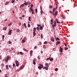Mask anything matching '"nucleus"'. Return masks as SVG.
<instances>
[{
	"mask_svg": "<svg viewBox=\"0 0 77 77\" xmlns=\"http://www.w3.org/2000/svg\"><path fill=\"white\" fill-rule=\"evenodd\" d=\"M51 41H52V42H54V38H53V37H51Z\"/></svg>",
	"mask_w": 77,
	"mask_h": 77,
	"instance_id": "9d476101",
	"label": "nucleus"
},
{
	"mask_svg": "<svg viewBox=\"0 0 77 77\" xmlns=\"http://www.w3.org/2000/svg\"><path fill=\"white\" fill-rule=\"evenodd\" d=\"M8 74H6L5 75V77H8Z\"/></svg>",
	"mask_w": 77,
	"mask_h": 77,
	"instance_id": "c03bdc74",
	"label": "nucleus"
},
{
	"mask_svg": "<svg viewBox=\"0 0 77 77\" xmlns=\"http://www.w3.org/2000/svg\"><path fill=\"white\" fill-rule=\"evenodd\" d=\"M19 53L20 54H21L22 55L23 54V53L22 52H20Z\"/></svg>",
	"mask_w": 77,
	"mask_h": 77,
	"instance_id": "72a5a7b5",
	"label": "nucleus"
},
{
	"mask_svg": "<svg viewBox=\"0 0 77 77\" xmlns=\"http://www.w3.org/2000/svg\"><path fill=\"white\" fill-rule=\"evenodd\" d=\"M16 66H18L19 65V64H20V63H19V62L17 60L16 61Z\"/></svg>",
	"mask_w": 77,
	"mask_h": 77,
	"instance_id": "423d86ee",
	"label": "nucleus"
},
{
	"mask_svg": "<svg viewBox=\"0 0 77 77\" xmlns=\"http://www.w3.org/2000/svg\"><path fill=\"white\" fill-rule=\"evenodd\" d=\"M56 41H57V40H58V41H60V39H59V38L57 37V38H56Z\"/></svg>",
	"mask_w": 77,
	"mask_h": 77,
	"instance_id": "c756f323",
	"label": "nucleus"
},
{
	"mask_svg": "<svg viewBox=\"0 0 77 77\" xmlns=\"http://www.w3.org/2000/svg\"><path fill=\"white\" fill-rule=\"evenodd\" d=\"M50 59H51V57H49V58H48L46 59V60H50Z\"/></svg>",
	"mask_w": 77,
	"mask_h": 77,
	"instance_id": "4be33fe9",
	"label": "nucleus"
},
{
	"mask_svg": "<svg viewBox=\"0 0 77 77\" xmlns=\"http://www.w3.org/2000/svg\"><path fill=\"white\" fill-rule=\"evenodd\" d=\"M8 43L9 44H11V43H12V42H11V41H9L8 42Z\"/></svg>",
	"mask_w": 77,
	"mask_h": 77,
	"instance_id": "6e6d98bb",
	"label": "nucleus"
},
{
	"mask_svg": "<svg viewBox=\"0 0 77 77\" xmlns=\"http://www.w3.org/2000/svg\"><path fill=\"white\" fill-rule=\"evenodd\" d=\"M56 9H57V4H56Z\"/></svg>",
	"mask_w": 77,
	"mask_h": 77,
	"instance_id": "bf43d9fd",
	"label": "nucleus"
},
{
	"mask_svg": "<svg viewBox=\"0 0 77 77\" xmlns=\"http://www.w3.org/2000/svg\"><path fill=\"white\" fill-rule=\"evenodd\" d=\"M58 12L57 11H56L55 12V16H56V15H57V14H58Z\"/></svg>",
	"mask_w": 77,
	"mask_h": 77,
	"instance_id": "b1692460",
	"label": "nucleus"
},
{
	"mask_svg": "<svg viewBox=\"0 0 77 77\" xmlns=\"http://www.w3.org/2000/svg\"><path fill=\"white\" fill-rule=\"evenodd\" d=\"M44 67V66H43V64H39V66H38V68L40 70H41L42 69V68H43Z\"/></svg>",
	"mask_w": 77,
	"mask_h": 77,
	"instance_id": "f03ea898",
	"label": "nucleus"
},
{
	"mask_svg": "<svg viewBox=\"0 0 77 77\" xmlns=\"http://www.w3.org/2000/svg\"><path fill=\"white\" fill-rule=\"evenodd\" d=\"M36 29H37L38 30H39V28L38 27H37L36 28Z\"/></svg>",
	"mask_w": 77,
	"mask_h": 77,
	"instance_id": "4d7b16f0",
	"label": "nucleus"
},
{
	"mask_svg": "<svg viewBox=\"0 0 77 77\" xmlns=\"http://www.w3.org/2000/svg\"><path fill=\"white\" fill-rule=\"evenodd\" d=\"M53 60H54V59H53V58H50V61H53Z\"/></svg>",
	"mask_w": 77,
	"mask_h": 77,
	"instance_id": "cd10ccee",
	"label": "nucleus"
},
{
	"mask_svg": "<svg viewBox=\"0 0 77 77\" xmlns=\"http://www.w3.org/2000/svg\"><path fill=\"white\" fill-rule=\"evenodd\" d=\"M45 65L46 66V67H44L43 68V69H45L46 70H48V67H49V65L47 63H45Z\"/></svg>",
	"mask_w": 77,
	"mask_h": 77,
	"instance_id": "f257e3e1",
	"label": "nucleus"
},
{
	"mask_svg": "<svg viewBox=\"0 0 77 77\" xmlns=\"http://www.w3.org/2000/svg\"><path fill=\"white\" fill-rule=\"evenodd\" d=\"M37 58L38 59V60H39V59H40V57H39V56H38L37 57Z\"/></svg>",
	"mask_w": 77,
	"mask_h": 77,
	"instance_id": "5fc2aeb1",
	"label": "nucleus"
},
{
	"mask_svg": "<svg viewBox=\"0 0 77 77\" xmlns=\"http://www.w3.org/2000/svg\"><path fill=\"white\" fill-rule=\"evenodd\" d=\"M31 19V17H29L28 20L29 21H31V20H30Z\"/></svg>",
	"mask_w": 77,
	"mask_h": 77,
	"instance_id": "a878e982",
	"label": "nucleus"
},
{
	"mask_svg": "<svg viewBox=\"0 0 77 77\" xmlns=\"http://www.w3.org/2000/svg\"><path fill=\"white\" fill-rule=\"evenodd\" d=\"M17 32H20V29H18L17 30Z\"/></svg>",
	"mask_w": 77,
	"mask_h": 77,
	"instance_id": "37998d69",
	"label": "nucleus"
},
{
	"mask_svg": "<svg viewBox=\"0 0 77 77\" xmlns=\"http://www.w3.org/2000/svg\"><path fill=\"white\" fill-rule=\"evenodd\" d=\"M12 30L9 29L8 30V35H11L12 34Z\"/></svg>",
	"mask_w": 77,
	"mask_h": 77,
	"instance_id": "39448f33",
	"label": "nucleus"
},
{
	"mask_svg": "<svg viewBox=\"0 0 77 77\" xmlns=\"http://www.w3.org/2000/svg\"><path fill=\"white\" fill-rule=\"evenodd\" d=\"M25 6V5H24V4H22L20 5V8H21V7H23V6Z\"/></svg>",
	"mask_w": 77,
	"mask_h": 77,
	"instance_id": "ddd939ff",
	"label": "nucleus"
},
{
	"mask_svg": "<svg viewBox=\"0 0 77 77\" xmlns=\"http://www.w3.org/2000/svg\"><path fill=\"white\" fill-rule=\"evenodd\" d=\"M60 50H59L60 52L61 53H62L63 52V51H62L63 50V49L61 48V47H60Z\"/></svg>",
	"mask_w": 77,
	"mask_h": 77,
	"instance_id": "0eeeda50",
	"label": "nucleus"
},
{
	"mask_svg": "<svg viewBox=\"0 0 77 77\" xmlns=\"http://www.w3.org/2000/svg\"><path fill=\"white\" fill-rule=\"evenodd\" d=\"M49 12H50V13H51V14H53V15H54V16H55V14H54V13L53 11H50Z\"/></svg>",
	"mask_w": 77,
	"mask_h": 77,
	"instance_id": "6e6552de",
	"label": "nucleus"
},
{
	"mask_svg": "<svg viewBox=\"0 0 77 77\" xmlns=\"http://www.w3.org/2000/svg\"><path fill=\"white\" fill-rule=\"evenodd\" d=\"M10 58H11L10 57L8 56V57H7V58L5 59H4V60L6 62H8V60L10 59Z\"/></svg>",
	"mask_w": 77,
	"mask_h": 77,
	"instance_id": "7ed1b4c3",
	"label": "nucleus"
},
{
	"mask_svg": "<svg viewBox=\"0 0 77 77\" xmlns=\"http://www.w3.org/2000/svg\"><path fill=\"white\" fill-rule=\"evenodd\" d=\"M33 5L31 4V8H33Z\"/></svg>",
	"mask_w": 77,
	"mask_h": 77,
	"instance_id": "8fccbe9b",
	"label": "nucleus"
},
{
	"mask_svg": "<svg viewBox=\"0 0 77 77\" xmlns=\"http://www.w3.org/2000/svg\"><path fill=\"white\" fill-rule=\"evenodd\" d=\"M33 63L34 64V65H36V62H35V59H34L33 60Z\"/></svg>",
	"mask_w": 77,
	"mask_h": 77,
	"instance_id": "6ab92c4d",
	"label": "nucleus"
},
{
	"mask_svg": "<svg viewBox=\"0 0 77 77\" xmlns=\"http://www.w3.org/2000/svg\"><path fill=\"white\" fill-rule=\"evenodd\" d=\"M24 5H26V6L27 5V2H26V3H24Z\"/></svg>",
	"mask_w": 77,
	"mask_h": 77,
	"instance_id": "052dcab7",
	"label": "nucleus"
},
{
	"mask_svg": "<svg viewBox=\"0 0 77 77\" xmlns=\"http://www.w3.org/2000/svg\"><path fill=\"white\" fill-rule=\"evenodd\" d=\"M22 43H24V42H26V41L24 39H23L22 40Z\"/></svg>",
	"mask_w": 77,
	"mask_h": 77,
	"instance_id": "5701e85b",
	"label": "nucleus"
},
{
	"mask_svg": "<svg viewBox=\"0 0 77 77\" xmlns=\"http://www.w3.org/2000/svg\"><path fill=\"white\" fill-rule=\"evenodd\" d=\"M55 70L56 71H58V69L56 68L55 69Z\"/></svg>",
	"mask_w": 77,
	"mask_h": 77,
	"instance_id": "09e8293b",
	"label": "nucleus"
},
{
	"mask_svg": "<svg viewBox=\"0 0 77 77\" xmlns=\"http://www.w3.org/2000/svg\"><path fill=\"white\" fill-rule=\"evenodd\" d=\"M37 26H38V27H40V26H41L40 25L38 24H37Z\"/></svg>",
	"mask_w": 77,
	"mask_h": 77,
	"instance_id": "864d4df0",
	"label": "nucleus"
},
{
	"mask_svg": "<svg viewBox=\"0 0 77 77\" xmlns=\"http://www.w3.org/2000/svg\"><path fill=\"white\" fill-rule=\"evenodd\" d=\"M15 2V0H13L11 1L12 3H14Z\"/></svg>",
	"mask_w": 77,
	"mask_h": 77,
	"instance_id": "a19ab883",
	"label": "nucleus"
},
{
	"mask_svg": "<svg viewBox=\"0 0 77 77\" xmlns=\"http://www.w3.org/2000/svg\"><path fill=\"white\" fill-rule=\"evenodd\" d=\"M31 12H33V10L32 9L31 10Z\"/></svg>",
	"mask_w": 77,
	"mask_h": 77,
	"instance_id": "69168bd1",
	"label": "nucleus"
},
{
	"mask_svg": "<svg viewBox=\"0 0 77 77\" xmlns=\"http://www.w3.org/2000/svg\"><path fill=\"white\" fill-rule=\"evenodd\" d=\"M41 39H42V38H43V35L42 34L41 35Z\"/></svg>",
	"mask_w": 77,
	"mask_h": 77,
	"instance_id": "2f4dec72",
	"label": "nucleus"
},
{
	"mask_svg": "<svg viewBox=\"0 0 77 77\" xmlns=\"http://www.w3.org/2000/svg\"><path fill=\"white\" fill-rule=\"evenodd\" d=\"M49 8L50 9H51V8H52V6L50 5Z\"/></svg>",
	"mask_w": 77,
	"mask_h": 77,
	"instance_id": "3c124183",
	"label": "nucleus"
},
{
	"mask_svg": "<svg viewBox=\"0 0 77 77\" xmlns=\"http://www.w3.org/2000/svg\"><path fill=\"white\" fill-rule=\"evenodd\" d=\"M35 11L36 13H37L38 12V10L37 9H35Z\"/></svg>",
	"mask_w": 77,
	"mask_h": 77,
	"instance_id": "58836bf2",
	"label": "nucleus"
},
{
	"mask_svg": "<svg viewBox=\"0 0 77 77\" xmlns=\"http://www.w3.org/2000/svg\"><path fill=\"white\" fill-rule=\"evenodd\" d=\"M60 42L57 41V42L56 43V45H57L59 44H60Z\"/></svg>",
	"mask_w": 77,
	"mask_h": 77,
	"instance_id": "1a4fd4ad",
	"label": "nucleus"
},
{
	"mask_svg": "<svg viewBox=\"0 0 77 77\" xmlns=\"http://www.w3.org/2000/svg\"><path fill=\"white\" fill-rule=\"evenodd\" d=\"M6 68L7 69H9V67H8V65H7L6 66Z\"/></svg>",
	"mask_w": 77,
	"mask_h": 77,
	"instance_id": "393cba45",
	"label": "nucleus"
},
{
	"mask_svg": "<svg viewBox=\"0 0 77 77\" xmlns=\"http://www.w3.org/2000/svg\"><path fill=\"white\" fill-rule=\"evenodd\" d=\"M40 9L41 10H42V7L41 6H40Z\"/></svg>",
	"mask_w": 77,
	"mask_h": 77,
	"instance_id": "774afa93",
	"label": "nucleus"
},
{
	"mask_svg": "<svg viewBox=\"0 0 77 77\" xmlns=\"http://www.w3.org/2000/svg\"><path fill=\"white\" fill-rule=\"evenodd\" d=\"M7 29V27H4L3 28V30H6Z\"/></svg>",
	"mask_w": 77,
	"mask_h": 77,
	"instance_id": "f3484780",
	"label": "nucleus"
},
{
	"mask_svg": "<svg viewBox=\"0 0 77 77\" xmlns=\"http://www.w3.org/2000/svg\"><path fill=\"white\" fill-rule=\"evenodd\" d=\"M40 29L41 30H42V29H43V28H42V26H41L40 27Z\"/></svg>",
	"mask_w": 77,
	"mask_h": 77,
	"instance_id": "c85d7f7f",
	"label": "nucleus"
},
{
	"mask_svg": "<svg viewBox=\"0 0 77 77\" xmlns=\"http://www.w3.org/2000/svg\"><path fill=\"white\" fill-rule=\"evenodd\" d=\"M9 67L11 69H12V66H11V65H9Z\"/></svg>",
	"mask_w": 77,
	"mask_h": 77,
	"instance_id": "4c0bfd02",
	"label": "nucleus"
},
{
	"mask_svg": "<svg viewBox=\"0 0 77 77\" xmlns=\"http://www.w3.org/2000/svg\"><path fill=\"white\" fill-rule=\"evenodd\" d=\"M51 24H53V19H51Z\"/></svg>",
	"mask_w": 77,
	"mask_h": 77,
	"instance_id": "2eb2a0df",
	"label": "nucleus"
},
{
	"mask_svg": "<svg viewBox=\"0 0 77 77\" xmlns=\"http://www.w3.org/2000/svg\"><path fill=\"white\" fill-rule=\"evenodd\" d=\"M15 63H13V67L15 66Z\"/></svg>",
	"mask_w": 77,
	"mask_h": 77,
	"instance_id": "680f3d73",
	"label": "nucleus"
},
{
	"mask_svg": "<svg viewBox=\"0 0 77 77\" xmlns=\"http://www.w3.org/2000/svg\"><path fill=\"white\" fill-rule=\"evenodd\" d=\"M64 49L65 50H67L68 49V48L64 47Z\"/></svg>",
	"mask_w": 77,
	"mask_h": 77,
	"instance_id": "e433bc0d",
	"label": "nucleus"
},
{
	"mask_svg": "<svg viewBox=\"0 0 77 77\" xmlns=\"http://www.w3.org/2000/svg\"><path fill=\"white\" fill-rule=\"evenodd\" d=\"M55 10H56V8H54V9L53 10V13H54V12H55Z\"/></svg>",
	"mask_w": 77,
	"mask_h": 77,
	"instance_id": "a211bd4d",
	"label": "nucleus"
},
{
	"mask_svg": "<svg viewBox=\"0 0 77 77\" xmlns=\"http://www.w3.org/2000/svg\"><path fill=\"white\" fill-rule=\"evenodd\" d=\"M4 38H5V35H3L2 36V39L3 41H4Z\"/></svg>",
	"mask_w": 77,
	"mask_h": 77,
	"instance_id": "c9c22d12",
	"label": "nucleus"
},
{
	"mask_svg": "<svg viewBox=\"0 0 77 77\" xmlns=\"http://www.w3.org/2000/svg\"><path fill=\"white\" fill-rule=\"evenodd\" d=\"M36 48H37V46H35L34 47V49H36Z\"/></svg>",
	"mask_w": 77,
	"mask_h": 77,
	"instance_id": "0e129e2a",
	"label": "nucleus"
},
{
	"mask_svg": "<svg viewBox=\"0 0 77 77\" xmlns=\"http://www.w3.org/2000/svg\"><path fill=\"white\" fill-rule=\"evenodd\" d=\"M33 35L34 36H35L36 35V33H35V32H33Z\"/></svg>",
	"mask_w": 77,
	"mask_h": 77,
	"instance_id": "473e14b6",
	"label": "nucleus"
},
{
	"mask_svg": "<svg viewBox=\"0 0 77 77\" xmlns=\"http://www.w3.org/2000/svg\"><path fill=\"white\" fill-rule=\"evenodd\" d=\"M21 25V23H19V26H20Z\"/></svg>",
	"mask_w": 77,
	"mask_h": 77,
	"instance_id": "e2e57ef3",
	"label": "nucleus"
},
{
	"mask_svg": "<svg viewBox=\"0 0 77 77\" xmlns=\"http://www.w3.org/2000/svg\"><path fill=\"white\" fill-rule=\"evenodd\" d=\"M24 26L25 28H26V23H24Z\"/></svg>",
	"mask_w": 77,
	"mask_h": 77,
	"instance_id": "79ce46f5",
	"label": "nucleus"
},
{
	"mask_svg": "<svg viewBox=\"0 0 77 77\" xmlns=\"http://www.w3.org/2000/svg\"><path fill=\"white\" fill-rule=\"evenodd\" d=\"M56 21H57V23H60V22H59V20H58V19H56Z\"/></svg>",
	"mask_w": 77,
	"mask_h": 77,
	"instance_id": "4468645a",
	"label": "nucleus"
},
{
	"mask_svg": "<svg viewBox=\"0 0 77 77\" xmlns=\"http://www.w3.org/2000/svg\"><path fill=\"white\" fill-rule=\"evenodd\" d=\"M1 66H4V64L2 63L1 65Z\"/></svg>",
	"mask_w": 77,
	"mask_h": 77,
	"instance_id": "ea45409f",
	"label": "nucleus"
},
{
	"mask_svg": "<svg viewBox=\"0 0 77 77\" xmlns=\"http://www.w3.org/2000/svg\"><path fill=\"white\" fill-rule=\"evenodd\" d=\"M9 4V2H7L5 4V5H7Z\"/></svg>",
	"mask_w": 77,
	"mask_h": 77,
	"instance_id": "bb28decb",
	"label": "nucleus"
},
{
	"mask_svg": "<svg viewBox=\"0 0 77 77\" xmlns=\"http://www.w3.org/2000/svg\"><path fill=\"white\" fill-rule=\"evenodd\" d=\"M36 28H34L33 32H36Z\"/></svg>",
	"mask_w": 77,
	"mask_h": 77,
	"instance_id": "f8f14e48",
	"label": "nucleus"
},
{
	"mask_svg": "<svg viewBox=\"0 0 77 77\" xmlns=\"http://www.w3.org/2000/svg\"><path fill=\"white\" fill-rule=\"evenodd\" d=\"M2 57L1 56V55H0V60H2Z\"/></svg>",
	"mask_w": 77,
	"mask_h": 77,
	"instance_id": "13d9d810",
	"label": "nucleus"
},
{
	"mask_svg": "<svg viewBox=\"0 0 77 77\" xmlns=\"http://www.w3.org/2000/svg\"><path fill=\"white\" fill-rule=\"evenodd\" d=\"M46 48V46H45V45H44L43 46V48H44V49H45Z\"/></svg>",
	"mask_w": 77,
	"mask_h": 77,
	"instance_id": "7c9ffc66",
	"label": "nucleus"
},
{
	"mask_svg": "<svg viewBox=\"0 0 77 77\" xmlns=\"http://www.w3.org/2000/svg\"><path fill=\"white\" fill-rule=\"evenodd\" d=\"M24 68V65L22 66L20 68V70H21L23 68Z\"/></svg>",
	"mask_w": 77,
	"mask_h": 77,
	"instance_id": "9b49d317",
	"label": "nucleus"
},
{
	"mask_svg": "<svg viewBox=\"0 0 77 77\" xmlns=\"http://www.w3.org/2000/svg\"><path fill=\"white\" fill-rule=\"evenodd\" d=\"M56 25H57L56 22L55 20L54 21V24H52V27H53V28L54 29V27H56Z\"/></svg>",
	"mask_w": 77,
	"mask_h": 77,
	"instance_id": "20e7f679",
	"label": "nucleus"
},
{
	"mask_svg": "<svg viewBox=\"0 0 77 77\" xmlns=\"http://www.w3.org/2000/svg\"><path fill=\"white\" fill-rule=\"evenodd\" d=\"M32 53H33V51H31L30 52V56L32 54Z\"/></svg>",
	"mask_w": 77,
	"mask_h": 77,
	"instance_id": "aec40b11",
	"label": "nucleus"
},
{
	"mask_svg": "<svg viewBox=\"0 0 77 77\" xmlns=\"http://www.w3.org/2000/svg\"><path fill=\"white\" fill-rule=\"evenodd\" d=\"M41 44H42V43L41 42H39L38 45H41Z\"/></svg>",
	"mask_w": 77,
	"mask_h": 77,
	"instance_id": "49530a36",
	"label": "nucleus"
},
{
	"mask_svg": "<svg viewBox=\"0 0 77 77\" xmlns=\"http://www.w3.org/2000/svg\"><path fill=\"white\" fill-rule=\"evenodd\" d=\"M12 25V23H10L8 25V26H11Z\"/></svg>",
	"mask_w": 77,
	"mask_h": 77,
	"instance_id": "603ef678",
	"label": "nucleus"
},
{
	"mask_svg": "<svg viewBox=\"0 0 77 77\" xmlns=\"http://www.w3.org/2000/svg\"><path fill=\"white\" fill-rule=\"evenodd\" d=\"M26 4L28 5H30V4H31V2H26Z\"/></svg>",
	"mask_w": 77,
	"mask_h": 77,
	"instance_id": "dca6fc26",
	"label": "nucleus"
},
{
	"mask_svg": "<svg viewBox=\"0 0 77 77\" xmlns=\"http://www.w3.org/2000/svg\"><path fill=\"white\" fill-rule=\"evenodd\" d=\"M44 44H47V42L45 41L44 43Z\"/></svg>",
	"mask_w": 77,
	"mask_h": 77,
	"instance_id": "f704fd0d",
	"label": "nucleus"
},
{
	"mask_svg": "<svg viewBox=\"0 0 77 77\" xmlns=\"http://www.w3.org/2000/svg\"><path fill=\"white\" fill-rule=\"evenodd\" d=\"M14 48H11V49L12 50H14Z\"/></svg>",
	"mask_w": 77,
	"mask_h": 77,
	"instance_id": "338daca9",
	"label": "nucleus"
},
{
	"mask_svg": "<svg viewBox=\"0 0 77 77\" xmlns=\"http://www.w3.org/2000/svg\"><path fill=\"white\" fill-rule=\"evenodd\" d=\"M42 13H43V11H42V10H41V15H42Z\"/></svg>",
	"mask_w": 77,
	"mask_h": 77,
	"instance_id": "a18cd8bd",
	"label": "nucleus"
},
{
	"mask_svg": "<svg viewBox=\"0 0 77 77\" xmlns=\"http://www.w3.org/2000/svg\"><path fill=\"white\" fill-rule=\"evenodd\" d=\"M23 50L24 51H26V52H27V51H28V50H27L26 49L24 48Z\"/></svg>",
	"mask_w": 77,
	"mask_h": 77,
	"instance_id": "412c9836",
	"label": "nucleus"
},
{
	"mask_svg": "<svg viewBox=\"0 0 77 77\" xmlns=\"http://www.w3.org/2000/svg\"><path fill=\"white\" fill-rule=\"evenodd\" d=\"M28 27L29 28V27H30V25L28 23Z\"/></svg>",
	"mask_w": 77,
	"mask_h": 77,
	"instance_id": "de8ad7c7",
	"label": "nucleus"
}]
</instances>
